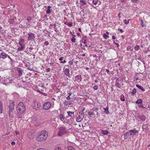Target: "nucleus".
Instances as JSON below:
<instances>
[{
	"instance_id": "obj_43",
	"label": "nucleus",
	"mask_w": 150,
	"mask_h": 150,
	"mask_svg": "<svg viewBox=\"0 0 150 150\" xmlns=\"http://www.w3.org/2000/svg\"><path fill=\"white\" fill-rule=\"evenodd\" d=\"M55 149V150H62L61 148L58 146L56 147Z\"/></svg>"
},
{
	"instance_id": "obj_8",
	"label": "nucleus",
	"mask_w": 150,
	"mask_h": 150,
	"mask_svg": "<svg viewBox=\"0 0 150 150\" xmlns=\"http://www.w3.org/2000/svg\"><path fill=\"white\" fill-rule=\"evenodd\" d=\"M16 116L18 118H21L23 114L25 112H23L22 111H20V110H17L16 109Z\"/></svg>"
},
{
	"instance_id": "obj_18",
	"label": "nucleus",
	"mask_w": 150,
	"mask_h": 150,
	"mask_svg": "<svg viewBox=\"0 0 150 150\" xmlns=\"http://www.w3.org/2000/svg\"><path fill=\"white\" fill-rule=\"evenodd\" d=\"M8 56V55L4 52L1 53L0 55L1 57L4 59L7 57Z\"/></svg>"
},
{
	"instance_id": "obj_6",
	"label": "nucleus",
	"mask_w": 150,
	"mask_h": 150,
	"mask_svg": "<svg viewBox=\"0 0 150 150\" xmlns=\"http://www.w3.org/2000/svg\"><path fill=\"white\" fill-rule=\"evenodd\" d=\"M51 107V104L49 102H46L43 105L44 110H48Z\"/></svg>"
},
{
	"instance_id": "obj_41",
	"label": "nucleus",
	"mask_w": 150,
	"mask_h": 150,
	"mask_svg": "<svg viewBox=\"0 0 150 150\" xmlns=\"http://www.w3.org/2000/svg\"><path fill=\"white\" fill-rule=\"evenodd\" d=\"M76 39L74 37H73L71 39V40L72 42H75Z\"/></svg>"
},
{
	"instance_id": "obj_55",
	"label": "nucleus",
	"mask_w": 150,
	"mask_h": 150,
	"mask_svg": "<svg viewBox=\"0 0 150 150\" xmlns=\"http://www.w3.org/2000/svg\"><path fill=\"white\" fill-rule=\"evenodd\" d=\"M63 58H64V57H61L59 59V60L60 61H63Z\"/></svg>"
},
{
	"instance_id": "obj_10",
	"label": "nucleus",
	"mask_w": 150,
	"mask_h": 150,
	"mask_svg": "<svg viewBox=\"0 0 150 150\" xmlns=\"http://www.w3.org/2000/svg\"><path fill=\"white\" fill-rule=\"evenodd\" d=\"M16 20V18L15 17H11L10 19H9L8 22L10 24H13Z\"/></svg>"
},
{
	"instance_id": "obj_27",
	"label": "nucleus",
	"mask_w": 150,
	"mask_h": 150,
	"mask_svg": "<svg viewBox=\"0 0 150 150\" xmlns=\"http://www.w3.org/2000/svg\"><path fill=\"white\" fill-rule=\"evenodd\" d=\"M129 132H127L125 133L124 134V138L125 139H127L128 137V136L129 135Z\"/></svg>"
},
{
	"instance_id": "obj_7",
	"label": "nucleus",
	"mask_w": 150,
	"mask_h": 150,
	"mask_svg": "<svg viewBox=\"0 0 150 150\" xmlns=\"http://www.w3.org/2000/svg\"><path fill=\"white\" fill-rule=\"evenodd\" d=\"M28 40H34L35 38V34L33 33H28Z\"/></svg>"
},
{
	"instance_id": "obj_49",
	"label": "nucleus",
	"mask_w": 150,
	"mask_h": 150,
	"mask_svg": "<svg viewBox=\"0 0 150 150\" xmlns=\"http://www.w3.org/2000/svg\"><path fill=\"white\" fill-rule=\"evenodd\" d=\"M141 25L142 27H144V24H143V21L142 20H141Z\"/></svg>"
},
{
	"instance_id": "obj_52",
	"label": "nucleus",
	"mask_w": 150,
	"mask_h": 150,
	"mask_svg": "<svg viewBox=\"0 0 150 150\" xmlns=\"http://www.w3.org/2000/svg\"><path fill=\"white\" fill-rule=\"evenodd\" d=\"M46 71L47 72H49L50 71V68H47L46 69Z\"/></svg>"
},
{
	"instance_id": "obj_42",
	"label": "nucleus",
	"mask_w": 150,
	"mask_h": 150,
	"mask_svg": "<svg viewBox=\"0 0 150 150\" xmlns=\"http://www.w3.org/2000/svg\"><path fill=\"white\" fill-rule=\"evenodd\" d=\"M131 1L134 3H137L139 2V0H131Z\"/></svg>"
},
{
	"instance_id": "obj_5",
	"label": "nucleus",
	"mask_w": 150,
	"mask_h": 150,
	"mask_svg": "<svg viewBox=\"0 0 150 150\" xmlns=\"http://www.w3.org/2000/svg\"><path fill=\"white\" fill-rule=\"evenodd\" d=\"M67 132L66 128L63 127H60L59 128V131L58 134L59 136H62Z\"/></svg>"
},
{
	"instance_id": "obj_54",
	"label": "nucleus",
	"mask_w": 150,
	"mask_h": 150,
	"mask_svg": "<svg viewBox=\"0 0 150 150\" xmlns=\"http://www.w3.org/2000/svg\"><path fill=\"white\" fill-rule=\"evenodd\" d=\"M66 62V61L65 60H64L63 61H61L60 62V63H64Z\"/></svg>"
},
{
	"instance_id": "obj_46",
	"label": "nucleus",
	"mask_w": 150,
	"mask_h": 150,
	"mask_svg": "<svg viewBox=\"0 0 150 150\" xmlns=\"http://www.w3.org/2000/svg\"><path fill=\"white\" fill-rule=\"evenodd\" d=\"M93 89L95 90H97L98 89V87L97 86L95 85L93 87Z\"/></svg>"
},
{
	"instance_id": "obj_29",
	"label": "nucleus",
	"mask_w": 150,
	"mask_h": 150,
	"mask_svg": "<svg viewBox=\"0 0 150 150\" xmlns=\"http://www.w3.org/2000/svg\"><path fill=\"white\" fill-rule=\"evenodd\" d=\"M17 70L19 72V76H21L22 75V70L20 68H18Z\"/></svg>"
},
{
	"instance_id": "obj_31",
	"label": "nucleus",
	"mask_w": 150,
	"mask_h": 150,
	"mask_svg": "<svg viewBox=\"0 0 150 150\" xmlns=\"http://www.w3.org/2000/svg\"><path fill=\"white\" fill-rule=\"evenodd\" d=\"M130 20V19L128 20L127 21L126 19L124 20V22L125 24H127L129 23V21Z\"/></svg>"
},
{
	"instance_id": "obj_35",
	"label": "nucleus",
	"mask_w": 150,
	"mask_h": 150,
	"mask_svg": "<svg viewBox=\"0 0 150 150\" xmlns=\"http://www.w3.org/2000/svg\"><path fill=\"white\" fill-rule=\"evenodd\" d=\"M103 38L106 39H107L109 38V37L108 35H106L105 34H104L103 35Z\"/></svg>"
},
{
	"instance_id": "obj_62",
	"label": "nucleus",
	"mask_w": 150,
	"mask_h": 150,
	"mask_svg": "<svg viewBox=\"0 0 150 150\" xmlns=\"http://www.w3.org/2000/svg\"><path fill=\"white\" fill-rule=\"evenodd\" d=\"M29 49L30 50V51L31 52V50H33V48L32 47H30Z\"/></svg>"
},
{
	"instance_id": "obj_4",
	"label": "nucleus",
	"mask_w": 150,
	"mask_h": 150,
	"mask_svg": "<svg viewBox=\"0 0 150 150\" xmlns=\"http://www.w3.org/2000/svg\"><path fill=\"white\" fill-rule=\"evenodd\" d=\"M16 109L23 112H25L26 110L25 106L22 102H20L16 106Z\"/></svg>"
},
{
	"instance_id": "obj_44",
	"label": "nucleus",
	"mask_w": 150,
	"mask_h": 150,
	"mask_svg": "<svg viewBox=\"0 0 150 150\" xmlns=\"http://www.w3.org/2000/svg\"><path fill=\"white\" fill-rule=\"evenodd\" d=\"M79 113H81V115H84V112H83V111H81V110H80L79 112Z\"/></svg>"
},
{
	"instance_id": "obj_60",
	"label": "nucleus",
	"mask_w": 150,
	"mask_h": 150,
	"mask_svg": "<svg viewBox=\"0 0 150 150\" xmlns=\"http://www.w3.org/2000/svg\"><path fill=\"white\" fill-rule=\"evenodd\" d=\"M118 30H120V31L121 33H122L123 32V30L122 29H120V28L118 29Z\"/></svg>"
},
{
	"instance_id": "obj_2",
	"label": "nucleus",
	"mask_w": 150,
	"mask_h": 150,
	"mask_svg": "<svg viewBox=\"0 0 150 150\" xmlns=\"http://www.w3.org/2000/svg\"><path fill=\"white\" fill-rule=\"evenodd\" d=\"M47 134L46 131H41L40 134L36 138V140L38 142H41L42 141L45 140L47 137Z\"/></svg>"
},
{
	"instance_id": "obj_59",
	"label": "nucleus",
	"mask_w": 150,
	"mask_h": 150,
	"mask_svg": "<svg viewBox=\"0 0 150 150\" xmlns=\"http://www.w3.org/2000/svg\"><path fill=\"white\" fill-rule=\"evenodd\" d=\"M22 43L21 42H19V44L20 45L21 47H22V46H24V45H22Z\"/></svg>"
},
{
	"instance_id": "obj_33",
	"label": "nucleus",
	"mask_w": 150,
	"mask_h": 150,
	"mask_svg": "<svg viewBox=\"0 0 150 150\" xmlns=\"http://www.w3.org/2000/svg\"><path fill=\"white\" fill-rule=\"evenodd\" d=\"M139 47L138 45H136L134 47V49L136 51H137L139 49Z\"/></svg>"
},
{
	"instance_id": "obj_13",
	"label": "nucleus",
	"mask_w": 150,
	"mask_h": 150,
	"mask_svg": "<svg viewBox=\"0 0 150 150\" xmlns=\"http://www.w3.org/2000/svg\"><path fill=\"white\" fill-rule=\"evenodd\" d=\"M93 4L96 6V7H98L100 3V2L98 1V0H93Z\"/></svg>"
},
{
	"instance_id": "obj_23",
	"label": "nucleus",
	"mask_w": 150,
	"mask_h": 150,
	"mask_svg": "<svg viewBox=\"0 0 150 150\" xmlns=\"http://www.w3.org/2000/svg\"><path fill=\"white\" fill-rule=\"evenodd\" d=\"M67 113L68 114V116L71 117H72L74 116V112L71 111H67Z\"/></svg>"
},
{
	"instance_id": "obj_61",
	"label": "nucleus",
	"mask_w": 150,
	"mask_h": 150,
	"mask_svg": "<svg viewBox=\"0 0 150 150\" xmlns=\"http://www.w3.org/2000/svg\"><path fill=\"white\" fill-rule=\"evenodd\" d=\"M67 100H69L70 99V96H68L67 97Z\"/></svg>"
},
{
	"instance_id": "obj_63",
	"label": "nucleus",
	"mask_w": 150,
	"mask_h": 150,
	"mask_svg": "<svg viewBox=\"0 0 150 150\" xmlns=\"http://www.w3.org/2000/svg\"><path fill=\"white\" fill-rule=\"evenodd\" d=\"M37 150H45V149L43 148H40Z\"/></svg>"
},
{
	"instance_id": "obj_64",
	"label": "nucleus",
	"mask_w": 150,
	"mask_h": 150,
	"mask_svg": "<svg viewBox=\"0 0 150 150\" xmlns=\"http://www.w3.org/2000/svg\"><path fill=\"white\" fill-rule=\"evenodd\" d=\"M112 38L114 40L116 38L114 35H112Z\"/></svg>"
},
{
	"instance_id": "obj_9",
	"label": "nucleus",
	"mask_w": 150,
	"mask_h": 150,
	"mask_svg": "<svg viewBox=\"0 0 150 150\" xmlns=\"http://www.w3.org/2000/svg\"><path fill=\"white\" fill-rule=\"evenodd\" d=\"M129 132L130 133V135L133 137L134 135H136L137 133H138V131L135 129H134L133 130H129Z\"/></svg>"
},
{
	"instance_id": "obj_11",
	"label": "nucleus",
	"mask_w": 150,
	"mask_h": 150,
	"mask_svg": "<svg viewBox=\"0 0 150 150\" xmlns=\"http://www.w3.org/2000/svg\"><path fill=\"white\" fill-rule=\"evenodd\" d=\"M59 119L61 120V121H62L63 122H65L64 119L65 118L66 119H67L68 117L67 116L66 117H65L62 114H60L59 115Z\"/></svg>"
},
{
	"instance_id": "obj_50",
	"label": "nucleus",
	"mask_w": 150,
	"mask_h": 150,
	"mask_svg": "<svg viewBox=\"0 0 150 150\" xmlns=\"http://www.w3.org/2000/svg\"><path fill=\"white\" fill-rule=\"evenodd\" d=\"M28 70H31V71H33V68H31L30 67H28Z\"/></svg>"
},
{
	"instance_id": "obj_51",
	"label": "nucleus",
	"mask_w": 150,
	"mask_h": 150,
	"mask_svg": "<svg viewBox=\"0 0 150 150\" xmlns=\"http://www.w3.org/2000/svg\"><path fill=\"white\" fill-rule=\"evenodd\" d=\"M31 20V17H28V18L27 19V20L28 21V22H30V20Z\"/></svg>"
},
{
	"instance_id": "obj_21",
	"label": "nucleus",
	"mask_w": 150,
	"mask_h": 150,
	"mask_svg": "<svg viewBox=\"0 0 150 150\" xmlns=\"http://www.w3.org/2000/svg\"><path fill=\"white\" fill-rule=\"evenodd\" d=\"M136 86L137 88L141 90L142 91L144 92L145 91V89L142 86L138 84H137Z\"/></svg>"
},
{
	"instance_id": "obj_56",
	"label": "nucleus",
	"mask_w": 150,
	"mask_h": 150,
	"mask_svg": "<svg viewBox=\"0 0 150 150\" xmlns=\"http://www.w3.org/2000/svg\"><path fill=\"white\" fill-rule=\"evenodd\" d=\"M47 15H45L44 16V18L45 19H46V20H48L47 18Z\"/></svg>"
},
{
	"instance_id": "obj_19",
	"label": "nucleus",
	"mask_w": 150,
	"mask_h": 150,
	"mask_svg": "<svg viewBox=\"0 0 150 150\" xmlns=\"http://www.w3.org/2000/svg\"><path fill=\"white\" fill-rule=\"evenodd\" d=\"M69 70V69H66L64 70V74L67 76H70Z\"/></svg>"
},
{
	"instance_id": "obj_30",
	"label": "nucleus",
	"mask_w": 150,
	"mask_h": 150,
	"mask_svg": "<svg viewBox=\"0 0 150 150\" xmlns=\"http://www.w3.org/2000/svg\"><path fill=\"white\" fill-rule=\"evenodd\" d=\"M120 99L122 101H124L125 100V96L123 94L121 95Z\"/></svg>"
},
{
	"instance_id": "obj_32",
	"label": "nucleus",
	"mask_w": 150,
	"mask_h": 150,
	"mask_svg": "<svg viewBox=\"0 0 150 150\" xmlns=\"http://www.w3.org/2000/svg\"><path fill=\"white\" fill-rule=\"evenodd\" d=\"M67 148L68 150H75L74 148L71 146H69Z\"/></svg>"
},
{
	"instance_id": "obj_16",
	"label": "nucleus",
	"mask_w": 150,
	"mask_h": 150,
	"mask_svg": "<svg viewBox=\"0 0 150 150\" xmlns=\"http://www.w3.org/2000/svg\"><path fill=\"white\" fill-rule=\"evenodd\" d=\"M3 111V104L1 101L0 100V118L1 117V114H2Z\"/></svg>"
},
{
	"instance_id": "obj_36",
	"label": "nucleus",
	"mask_w": 150,
	"mask_h": 150,
	"mask_svg": "<svg viewBox=\"0 0 150 150\" xmlns=\"http://www.w3.org/2000/svg\"><path fill=\"white\" fill-rule=\"evenodd\" d=\"M103 109L105 110V112L106 114H108L109 113V112L108 110L106 109V108H104Z\"/></svg>"
},
{
	"instance_id": "obj_14",
	"label": "nucleus",
	"mask_w": 150,
	"mask_h": 150,
	"mask_svg": "<svg viewBox=\"0 0 150 150\" xmlns=\"http://www.w3.org/2000/svg\"><path fill=\"white\" fill-rule=\"evenodd\" d=\"M82 78L81 75H78L75 77V80L77 81H78L80 82L82 81Z\"/></svg>"
},
{
	"instance_id": "obj_20",
	"label": "nucleus",
	"mask_w": 150,
	"mask_h": 150,
	"mask_svg": "<svg viewBox=\"0 0 150 150\" xmlns=\"http://www.w3.org/2000/svg\"><path fill=\"white\" fill-rule=\"evenodd\" d=\"M143 103V100H142V99L141 98H139L138 100H137L136 102H135V103L136 104H138L139 105H141Z\"/></svg>"
},
{
	"instance_id": "obj_53",
	"label": "nucleus",
	"mask_w": 150,
	"mask_h": 150,
	"mask_svg": "<svg viewBox=\"0 0 150 150\" xmlns=\"http://www.w3.org/2000/svg\"><path fill=\"white\" fill-rule=\"evenodd\" d=\"M106 71L107 72L108 74H110V71H109V70L108 69H106Z\"/></svg>"
},
{
	"instance_id": "obj_47",
	"label": "nucleus",
	"mask_w": 150,
	"mask_h": 150,
	"mask_svg": "<svg viewBox=\"0 0 150 150\" xmlns=\"http://www.w3.org/2000/svg\"><path fill=\"white\" fill-rule=\"evenodd\" d=\"M113 43L117 45V47H118L119 46V44L118 43H116L114 40L113 41Z\"/></svg>"
},
{
	"instance_id": "obj_28",
	"label": "nucleus",
	"mask_w": 150,
	"mask_h": 150,
	"mask_svg": "<svg viewBox=\"0 0 150 150\" xmlns=\"http://www.w3.org/2000/svg\"><path fill=\"white\" fill-rule=\"evenodd\" d=\"M64 105L66 106L69 105L71 104L70 102L69 101H68L67 100H65L64 102Z\"/></svg>"
},
{
	"instance_id": "obj_12",
	"label": "nucleus",
	"mask_w": 150,
	"mask_h": 150,
	"mask_svg": "<svg viewBox=\"0 0 150 150\" xmlns=\"http://www.w3.org/2000/svg\"><path fill=\"white\" fill-rule=\"evenodd\" d=\"M115 79H116V82L115 84V86L118 88H120V84L119 83V79L117 77H115Z\"/></svg>"
},
{
	"instance_id": "obj_37",
	"label": "nucleus",
	"mask_w": 150,
	"mask_h": 150,
	"mask_svg": "<svg viewBox=\"0 0 150 150\" xmlns=\"http://www.w3.org/2000/svg\"><path fill=\"white\" fill-rule=\"evenodd\" d=\"M24 47V46H22L21 47H20L18 48V50L19 51H22L23 50Z\"/></svg>"
},
{
	"instance_id": "obj_48",
	"label": "nucleus",
	"mask_w": 150,
	"mask_h": 150,
	"mask_svg": "<svg viewBox=\"0 0 150 150\" xmlns=\"http://www.w3.org/2000/svg\"><path fill=\"white\" fill-rule=\"evenodd\" d=\"M49 42L47 41H45L44 43V45H49Z\"/></svg>"
},
{
	"instance_id": "obj_15",
	"label": "nucleus",
	"mask_w": 150,
	"mask_h": 150,
	"mask_svg": "<svg viewBox=\"0 0 150 150\" xmlns=\"http://www.w3.org/2000/svg\"><path fill=\"white\" fill-rule=\"evenodd\" d=\"M137 115L139 118L142 121H145L146 119V117L145 116L143 115H140L139 114H137Z\"/></svg>"
},
{
	"instance_id": "obj_57",
	"label": "nucleus",
	"mask_w": 150,
	"mask_h": 150,
	"mask_svg": "<svg viewBox=\"0 0 150 150\" xmlns=\"http://www.w3.org/2000/svg\"><path fill=\"white\" fill-rule=\"evenodd\" d=\"M69 64L70 65H72L73 64V62L72 61H69Z\"/></svg>"
},
{
	"instance_id": "obj_58",
	"label": "nucleus",
	"mask_w": 150,
	"mask_h": 150,
	"mask_svg": "<svg viewBox=\"0 0 150 150\" xmlns=\"http://www.w3.org/2000/svg\"><path fill=\"white\" fill-rule=\"evenodd\" d=\"M15 142H14V141H13L11 143V144L12 145H15Z\"/></svg>"
},
{
	"instance_id": "obj_17",
	"label": "nucleus",
	"mask_w": 150,
	"mask_h": 150,
	"mask_svg": "<svg viewBox=\"0 0 150 150\" xmlns=\"http://www.w3.org/2000/svg\"><path fill=\"white\" fill-rule=\"evenodd\" d=\"M84 117V115L79 116L76 119L77 122H81Z\"/></svg>"
},
{
	"instance_id": "obj_38",
	"label": "nucleus",
	"mask_w": 150,
	"mask_h": 150,
	"mask_svg": "<svg viewBox=\"0 0 150 150\" xmlns=\"http://www.w3.org/2000/svg\"><path fill=\"white\" fill-rule=\"evenodd\" d=\"M138 106L139 108H145L146 107H144L143 105H142V104L141 105H138Z\"/></svg>"
},
{
	"instance_id": "obj_3",
	"label": "nucleus",
	"mask_w": 150,
	"mask_h": 150,
	"mask_svg": "<svg viewBox=\"0 0 150 150\" xmlns=\"http://www.w3.org/2000/svg\"><path fill=\"white\" fill-rule=\"evenodd\" d=\"M32 107L35 111H38L40 109L41 105V103H38L35 99L33 100L32 104Z\"/></svg>"
},
{
	"instance_id": "obj_1",
	"label": "nucleus",
	"mask_w": 150,
	"mask_h": 150,
	"mask_svg": "<svg viewBox=\"0 0 150 150\" xmlns=\"http://www.w3.org/2000/svg\"><path fill=\"white\" fill-rule=\"evenodd\" d=\"M9 104L8 105V115L10 120H12L13 117V111L14 110L15 101L14 100H8Z\"/></svg>"
},
{
	"instance_id": "obj_24",
	"label": "nucleus",
	"mask_w": 150,
	"mask_h": 150,
	"mask_svg": "<svg viewBox=\"0 0 150 150\" xmlns=\"http://www.w3.org/2000/svg\"><path fill=\"white\" fill-rule=\"evenodd\" d=\"M51 7L50 6H47V9L46 11V13L47 14H50L51 13L50 8H51Z\"/></svg>"
},
{
	"instance_id": "obj_45",
	"label": "nucleus",
	"mask_w": 150,
	"mask_h": 150,
	"mask_svg": "<svg viewBox=\"0 0 150 150\" xmlns=\"http://www.w3.org/2000/svg\"><path fill=\"white\" fill-rule=\"evenodd\" d=\"M67 25L69 27H71L72 26V23L71 22H70L69 23H68L67 24Z\"/></svg>"
},
{
	"instance_id": "obj_25",
	"label": "nucleus",
	"mask_w": 150,
	"mask_h": 150,
	"mask_svg": "<svg viewBox=\"0 0 150 150\" xmlns=\"http://www.w3.org/2000/svg\"><path fill=\"white\" fill-rule=\"evenodd\" d=\"M137 92L136 89L135 88H134L132 91V92H130V93L132 96L135 95Z\"/></svg>"
},
{
	"instance_id": "obj_34",
	"label": "nucleus",
	"mask_w": 150,
	"mask_h": 150,
	"mask_svg": "<svg viewBox=\"0 0 150 150\" xmlns=\"http://www.w3.org/2000/svg\"><path fill=\"white\" fill-rule=\"evenodd\" d=\"M25 41V40L22 37H21L20 39L19 42H21L22 43H23Z\"/></svg>"
},
{
	"instance_id": "obj_26",
	"label": "nucleus",
	"mask_w": 150,
	"mask_h": 150,
	"mask_svg": "<svg viewBox=\"0 0 150 150\" xmlns=\"http://www.w3.org/2000/svg\"><path fill=\"white\" fill-rule=\"evenodd\" d=\"M80 4H81V5L83 6V5H86L87 3L85 0H80Z\"/></svg>"
},
{
	"instance_id": "obj_39",
	"label": "nucleus",
	"mask_w": 150,
	"mask_h": 150,
	"mask_svg": "<svg viewBox=\"0 0 150 150\" xmlns=\"http://www.w3.org/2000/svg\"><path fill=\"white\" fill-rule=\"evenodd\" d=\"M88 114L89 115H93L94 114V113L93 112H91V111H89L88 112Z\"/></svg>"
},
{
	"instance_id": "obj_40",
	"label": "nucleus",
	"mask_w": 150,
	"mask_h": 150,
	"mask_svg": "<svg viewBox=\"0 0 150 150\" xmlns=\"http://www.w3.org/2000/svg\"><path fill=\"white\" fill-rule=\"evenodd\" d=\"M7 57L10 59L11 61V64H13V63L14 61L8 55Z\"/></svg>"
},
{
	"instance_id": "obj_22",
	"label": "nucleus",
	"mask_w": 150,
	"mask_h": 150,
	"mask_svg": "<svg viewBox=\"0 0 150 150\" xmlns=\"http://www.w3.org/2000/svg\"><path fill=\"white\" fill-rule=\"evenodd\" d=\"M101 132L104 135H107L109 133V132L107 130H102L101 131Z\"/></svg>"
}]
</instances>
